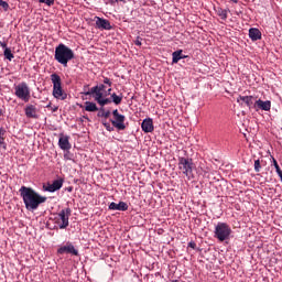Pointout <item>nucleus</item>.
Masks as SVG:
<instances>
[{
  "label": "nucleus",
  "instance_id": "nucleus-1",
  "mask_svg": "<svg viewBox=\"0 0 282 282\" xmlns=\"http://www.w3.org/2000/svg\"><path fill=\"white\" fill-rule=\"evenodd\" d=\"M19 193H20V197H22L23 199V204L26 210H31V212L37 210L41 204H45V202H47V197L42 196L32 187L22 186L20 187Z\"/></svg>",
  "mask_w": 282,
  "mask_h": 282
},
{
  "label": "nucleus",
  "instance_id": "nucleus-2",
  "mask_svg": "<svg viewBox=\"0 0 282 282\" xmlns=\"http://www.w3.org/2000/svg\"><path fill=\"white\" fill-rule=\"evenodd\" d=\"M74 51L63 43L55 47L54 58L59 65H63V67H67V63L74 61Z\"/></svg>",
  "mask_w": 282,
  "mask_h": 282
},
{
  "label": "nucleus",
  "instance_id": "nucleus-3",
  "mask_svg": "<svg viewBox=\"0 0 282 282\" xmlns=\"http://www.w3.org/2000/svg\"><path fill=\"white\" fill-rule=\"evenodd\" d=\"M105 84H99L85 91V96H93V98L97 101L99 107H105L106 105H111V99L105 98Z\"/></svg>",
  "mask_w": 282,
  "mask_h": 282
},
{
  "label": "nucleus",
  "instance_id": "nucleus-4",
  "mask_svg": "<svg viewBox=\"0 0 282 282\" xmlns=\"http://www.w3.org/2000/svg\"><path fill=\"white\" fill-rule=\"evenodd\" d=\"M231 235L232 228H230V225L221 221L217 223L214 230L215 239H218V241H228Z\"/></svg>",
  "mask_w": 282,
  "mask_h": 282
},
{
  "label": "nucleus",
  "instance_id": "nucleus-5",
  "mask_svg": "<svg viewBox=\"0 0 282 282\" xmlns=\"http://www.w3.org/2000/svg\"><path fill=\"white\" fill-rule=\"evenodd\" d=\"M51 82L53 83V96L57 100H66L67 94L63 90V83L61 80V75L53 73L51 75Z\"/></svg>",
  "mask_w": 282,
  "mask_h": 282
},
{
  "label": "nucleus",
  "instance_id": "nucleus-6",
  "mask_svg": "<svg viewBox=\"0 0 282 282\" xmlns=\"http://www.w3.org/2000/svg\"><path fill=\"white\" fill-rule=\"evenodd\" d=\"M72 216V208L67 207L56 214L54 221L59 230H65L69 226V217Z\"/></svg>",
  "mask_w": 282,
  "mask_h": 282
},
{
  "label": "nucleus",
  "instance_id": "nucleus-7",
  "mask_svg": "<svg viewBox=\"0 0 282 282\" xmlns=\"http://www.w3.org/2000/svg\"><path fill=\"white\" fill-rule=\"evenodd\" d=\"M178 171H181L187 180H193V159L180 156Z\"/></svg>",
  "mask_w": 282,
  "mask_h": 282
},
{
  "label": "nucleus",
  "instance_id": "nucleus-8",
  "mask_svg": "<svg viewBox=\"0 0 282 282\" xmlns=\"http://www.w3.org/2000/svg\"><path fill=\"white\" fill-rule=\"evenodd\" d=\"M14 96L19 98V100H22L23 102H30V86H28V83L22 82L18 85H14Z\"/></svg>",
  "mask_w": 282,
  "mask_h": 282
},
{
  "label": "nucleus",
  "instance_id": "nucleus-9",
  "mask_svg": "<svg viewBox=\"0 0 282 282\" xmlns=\"http://www.w3.org/2000/svg\"><path fill=\"white\" fill-rule=\"evenodd\" d=\"M112 116L115 118L110 120L112 127H115V129H118V131H124V129H127V126L124 124V120H127V117H124V115H121L118 109H115L112 111Z\"/></svg>",
  "mask_w": 282,
  "mask_h": 282
},
{
  "label": "nucleus",
  "instance_id": "nucleus-10",
  "mask_svg": "<svg viewBox=\"0 0 282 282\" xmlns=\"http://www.w3.org/2000/svg\"><path fill=\"white\" fill-rule=\"evenodd\" d=\"M57 254H72L73 257H78V249H76L72 242H66L65 246L57 249Z\"/></svg>",
  "mask_w": 282,
  "mask_h": 282
},
{
  "label": "nucleus",
  "instance_id": "nucleus-11",
  "mask_svg": "<svg viewBox=\"0 0 282 282\" xmlns=\"http://www.w3.org/2000/svg\"><path fill=\"white\" fill-rule=\"evenodd\" d=\"M63 178L59 180H55L53 181V183H46L43 184V191H45L46 193H56V191H61V188H63Z\"/></svg>",
  "mask_w": 282,
  "mask_h": 282
},
{
  "label": "nucleus",
  "instance_id": "nucleus-12",
  "mask_svg": "<svg viewBox=\"0 0 282 282\" xmlns=\"http://www.w3.org/2000/svg\"><path fill=\"white\" fill-rule=\"evenodd\" d=\"M254 109L256 111H259V109H261V111H270V109H272V101L271 100L263 101L261 99H258L254 102Z\"/></svg>",
  "mask_w": 282,
  "mask_h": 282
},
{
  "label": "nucleus",
  "instance_id": "nucleus-13",
  "mask_svg": "<svg viewBox=\"0 0 282 282\" xmlns=\"http://www.w3.org/2000/svg\"><path fill=\"white\" fill-rule=\"evenodd\" d=\"M141 129L144 133H153L155 127L153 126V119L145 118L141 123Z\"/></svg>",
  "mask_w": 282,
  "mask_h": 282
},
{
  "label": "nucleus",
  "instance_id": "nucleus-14",
  "mask_svg": "<svg viewBox=\"0 0 282 282\" xmlns=\"http://www.w3.org/2000/svg\"><path fill=\"white\" fill-rule=\"evenodd\" d=\"M96 26L98 30H111V22L105 18L96 17Z\"/></svg>",
  "mask_w": 282,
  "mask_h": 282
},
{
  "label": "nucleus",
  "instance_id": "nucleus-15",
  "mask_svg": "<svg viewBox=\"0 0 282 282\" xmlns=\"http://www.w3.org/2000/svg\"><path fill=\"white\" fill-rule=\"evenodd\" d=\"M58 147L62 151H69L72 149V143H69V135L61 134L58 139Z\"/></svg>",
  "mask_w": 282,
  "mask_h": 282
},
{
  "label": "nucleus",
  "instance_id": "nucleus-16",
  "mask_svg": "<svg viewBox=\"0 0 282 282\" xmlns=\"http://www.w3.org/2000/svg\"><path fill=\"white\" fill-rule=\"evenodd\" d=\"M245 102V105H247V107L249 109H252V107L254 108V97L253 96H239L237 98V102Z\"/></svg>",
  "mask_w": 282,
  "mask_h": 282
},
{
  "label": "nucleus",
  "instance_id": "nucleus-17",
  "mask_svg": "<svg viewBox=\"0 0 282 282\" xmlns=\"http://www.w3.org/2000/svg\"><path fill=\"white\" fill-rule=\"evenodd\" d=\"M109 210H129V205H127V203L124 202H119V203H110V205L108 206Z\"/></svg>",
  "mask_w": 282,
  "mask_h": 282
},
{
  "label": "nucleus",
  "instance_id": "nucleus-18",
  "mask_svg": "<svg viewBox=\"0 0 282 282\" xmlns=\"http://www.w3.org/2000/svg\"><path fill=\"white\" fill-rule=\"evenodd\" d=\"M214 10L217 17H219L223 21H226L228 19V12H230V10L223 9L221 7H215Z\"/></svg>",
  "mask_w": 282,
  "mask_h": 282
},
{
  "label": "nucleus",
  "instance_id": "nucleus-19",
  "mask_svg": "<svg viewBox=\"0 0 282 282\" xmlns=\"http://www.w3.org/2000/svg\"><path fill=\"white\" fill-rule=\"evenodd\" d=\"M261 31L259 29H249V39H251V41H261Z\"/></svg>",
  "mask_w": 282,
  "mask_h": 282
},
{
  "label": "nucleus",
  "instance_id": "nucleus-20",
  "mask_svg": "<svg viewBox=\"0 0 282 282\" xmlns=\"http://www.w3.org/2000/svg\"><path fill=\"white\" fill-rule=\"evenodd\" d=\"M24 113L26 118H36V106L26 105V107L24 108Z\"/></svg>",
  "mask_w": 282,
  "mask_h": 282
},
{
  "label": "nucleus",
  "instance_id": "nucleus-21",
  "mask_svg": "<svg viewBox=\"0 0 282 282\" xmlns=\"http://www.w3.org/2000/svg\"><path fill=\"white\" fill-rule=\"evenodd\" d=\"M182 52H183L182 50H177L172 53V63L173 64L180 63V61L187 58V56L183 55Z\"/></svg>",
  "mask_w": 282,
  "mask_h": 282
},
{
  "label": "nucleus",
  "instance_id": "nucleus-22",
  "mask_svg": "<svg viewBox=\"0 0 282 282\" xmlns=\"http://www.w3.org/2000/svg\"><path fill=\"white\" fill-rule=\"evenodd\" d=\"M85 111L95 112L98 111V106L93 101H85Z\"/></svg>",
  "mask_w": 282,
  "mask_h": 282
},
{
  "label": "nucleus",
  "instance_id": "nucleus-23",
  "mask_svg": "<svg viewBox=\"0 0 282 282\" xmlns=\"http://www.w3.org/2000/svg\"><path fill=\"white\" fill-rule=\"evenodd\" d=\"M110 100L111 102H113L115 105H120V102H122V95H117L116 93L110 95Z\"/></svg>",
  "mask_w": 282,
  "mask_h": 282
},
{
  "label": "nucleus",
  "instance_id": "nucleus-24",
  "mask_svg": "<svg viewBox=\"0 0 282 282\" xmlns=\"http://www.w3.org/2000/svg\"><path fill=\"white\" fill-rule=\"evenodd\" d=\"M101 108L99 109L98 112V118H109V116H111V111L107 110L105 111V106H100Z\"/></svg>",
  "mask_w": 282,
  "mask_h": 282
},
{
  "label": "nucleus",
  "instance_id": "nucleus-25",
  "mask_svg": "<svg viewBox=\"0 0 282 282\" xmlns=\"http://www.w3.org/2000/svg\"><path fill=\"white\" fill-rule=\"evenodd\" d=\"M3 55L7 61H12V58H14V54H12V50L10 47H6V50L3 51Z\"/></svg>",
  "mask_w": 282,
  "mask_h": 282
},
{
  "label": "nucleus",
  "instance_id": "nucleus-26",
  "mask_svg": "<svg viewBox=\"0 0 282 282\" xmlns=\"http://www.w3.org/2000/svg\"><path fill=\"white\" fill-rule=\"evenodd\" d=\"M0 7L3 8L4 12H8V10H10V4H8L7 1L0 0Z\"/></svg>",
  "mask_w": 282,
  "mask_h": 282
},
{
  "label": "nucleus",
  "instance_id": "nucleus-27",
  "mask_svg": "<svg viewBox=\"0 0 282 282\" xmlns=\"http://www.w3.org/2000/svg\"><path fill=\"white\" fill-rule=\"evenodd\" d=\"M64 160H74V154H72V152H69V150H64Z\"/></svg>",
  "mask_w": 282,
  "mask_h": 282
},
{
  "label": "nucleus",
  "instance_id": "nucleus-28",
  "mask_svg": "<svg viewBox=\"0 0 282 282\" xmlns=\"http://www.w3.org/2000/svg\"><path fill=\"white\" fill-rule=\"evenodd\" d=\"M254 171H256V173L261 172V161L260 160L254 161Z\"/></svg>",
  "mask_w": 282,
  "mask_h": 282
},
{
  "label": "nucleus",
  "instance_id": "nucleus-29",
  "mask_svg": "<svg viewBox=\"0 0 282 282\" xmlns=\"http://www.w3.org/2000/svg\"><path fill=\"white\" fill-rule=\"evenodd\" d=\"M272 160V164L275 169V172L279 173L281 171V167L279 166V163L276 162V159H274V156H271Z\"/></svg>",
  "mask_w": 282,
  "mask_h": 282
},
{
  "label": "nucleus",
  "instance_id": "nucleus-30",
  "mask_svg": "<svg viewBox=\"0 0 282 282\" xmlns=\"http://www.w3.org/2000/svg\"><path fill=\"white\" fill-rule=\"evenodd\" d=\"M46 109H51L52 113H55V111H58V106H52V102H48Z\"/></svg>",
  "mask_w": 282,
  "mask_h": 282
},
{
  "label": "nucleus",
  "instance_id": "nucleus-31",
  "mask_svg": "<svg viewBox=\"0 0 282 282\" xmlns=\"http://www.w3.org/2000/svg\"><path fill=\"white\" fill-rule=\"evenodd\" d=\"M102 124L107 131H113V127H111L110 122H102Z\"/></svg>",
  "mask_w": 282,
  "mask_h": 282
},
{
  "label": "nucleus",
  "instance_id": "nucleus-32",
  "mask_svg": "<svg viewBox=\"0 0 282 282\" xmlns=\"http://www.w3.org/2000/svg\"><path fill=\"white\" fill-rule=\"evenodd\" d=\"M104 85H108V87H111V85H113V83L111 82V79L109 77H105Z\"/></svg>",
  "mask_w": 282,
  "mask_h": 282
},
{
  "label": "nucleus",
  "instance_id": "nucleus-33",
  "mask_svg": "<svg viewBox=\"0 0 282 282\" xmlns=\"http://www.w3.org/2000/svg\"><path fill=\"white\" fill-rule=\"evenodd\" d=\"M40 3H45L46 6H54V0H39Z\"/></svg>",
  "mask_w": 282,
  "mask_h": 282
},
{
  "label": "nucleus",
  "instance_id": "nucleus-34",
  "mask_svg": "<svg viewBox=\"0 0 282 282\" xmlns=\"http://www.w3.org/2000/svg\"><path fill=\"white\" fill-rule=\"evenodd\" d=\"M134 45H137L138 47L142 46V37L137 36V40L134 41Z\"/></svg>",
  "mask_w": 282,
  "mask_h": 282
},
{
  "label": "nucleus",
  "instance_id": "nucleus-35",
  "mask_svg": "<svg viewBox=\"0 0 282 282\" xmlns=\"http://www.w3.org/2000/svg\"><path fill=\"white\" fill-rule=\"evenodd\" d=\"M188 248H192L193 250H195V248H197V243H195V241H189Z\"/></svg>",
  "mask_w": 282,
  "mask_h": 282
},
{
  "label": "nucleus",
  "instance_id": "nucleus-36",
  "mask_svg": "<svg viewBox=\"0 0 282 282\" xmlns=\"http://www.w3.org/2000/svg\"><path fill=\"white\" fill-rule=\"evenodd\" d=\"M2 135H6V129L0 128V138H2Z\"/></svg>",
  "mask_w": 282,
  "mask_h": 282
},
{
  "label": "nucleus",
  "instance_id": "nucleus-37",
  "mask_svg": "<svg viewBox=\"0 0 282 282\" xmlns=\"http://www.w3.org/2000/svg\"><path fill=\"white\" fill-rule=\"evenodd\" d=\"M0 46L2 47V50H6V47H8V44L6 42H1Z\"/></svg>",
  "mask_w": 282,
  "mask_h": 282
},
{
  "label": "nucleus",
  "instance_id": "nucleus-38",
  "mask_svg": "<svg viewBox=\"0 0 282 282\" xmlns=\"http://www.w3.org/2000/svg\"><path fill=\"white\" fill-rule=\"evenodd\" d=\"M276 174L279 175L281 182H282V170H280V172H276Z\"/></svg>",
  "mask_w": 282,
  "mask_h": 282
},
{
  "label": "nucleus",
  "instance_id": "nucleus-39",
  "mask_svg": "<svg viewBox=\"0 0 282 282\" xmlns=\"http://www.w3.org/2000/svg\"><path fill=\"white\" fill-rule=\"evenodd\" d=\"M106 96H111V88L106 91Z\"/></svg>",
  "mask_w": 282,
  "mask_h": 282
},
{
  "label": "nucleus",
  "instance_id": "nucleus-40",
  "mask_svg": "<svg viewBox=\"0 0 282 282\" xmlns=\"http://www.w3.org/2000/svg\"><path fill=\"white\" fill-rule=\"evenodd\" d=\"M3 142H4L3 137H0V147H1V144H3Z\"/></svg>",
  "mask_w": 282,
  "mask_h": 282
},
{
  "label": "nucleus",
  "instance_id": "nucleus-41",
  "mask_svg": "<svg viewBox=\"0 0 282 282\" xmlns=\"http://www.w3.org/2000/svg\"><path fill=\"white\" fill-rule=\"evenodd\" d=\"M109 2H110L111 4H113V3H118V0H109Z\"/></svg>",
  "mask_w": 282,
  "mask_h": 282
},
{
  "label": "nucleus",
  "instance_id": "nucleus-42",
  "mask_svg": "<svg viewBox=\"0 0 282 282\" xmlns=\"http://www.w3.org/2000/svg\"><path fill=\"white\" fill-rule=\"evenodd\" d=\"M234 3H239V0H231Z\"/></svg>",
  "mask_w": 282,
  "mask_h": 282
},
{
  "label": "nucleus",
  "instance_id": "nucleus-43",
  "mask_svg": "<svg viewBox=\"0 0 282 282\" xmlns=\"http://www.w3.org/2000/svg\"><path fill=\"white\" fill-rule=\"evenodd\" d=\"M89 87V85H86L85 87H84V89H87Z\"/></svg>",
  "mask_w": 282,
  "mask_h": 282
},
{
  "label": "nucleus",
  "instance_id": "nucleus-44",
  "mask_svg": "<svg viewBox=\"0 0 282 282\" xmlns=\"http://www.w3.org/2000/svg\"><path fill=\"white\" fill-rule=\"evenodd\" d=\"M118 1H121L122 3H124V2H126V0H118Z\"/></svg>",
  "mask_w": 282,
  "mask_h": 282
},
{
  "label": "nucleus",
  "instance_id": "nucleus-45",
  "mask_svg": "<svg viewBox=\"0 0 282 282\" xmlns=\"http://www.w3.org/2000/svg\"><path fill=\"white\" fill-rule=\"evenodd\" d=\"M68 192L72 193V187L68 188Z\"/></svg>",
  "mask_w": 282,
  "mask_h": 282
},
{
  "label": "nucleus",
  "instance_id": "nucleus-46",
  "mask_svg": "<svg viewBox=\"0 0 282 282\" xmlns=\"http://www.w3.org/2000/svg\"><path fill=\"white\" fill-rule=\"evenodd\" d=\"M84 119L89 120V118H87V117H85V116H84Z\"/></svg>",
  "mask_w": 282,
  "mask_h": 282
},
{
  "label": "nucleus",
  "instance_id": "nucleus-47",
  "mask_svg": "<svg viewBox=\"0 0 282 282\" xmlns=\"http://www.w3.org/2000/svg\"><path fill=\"white\" fill-rule=\"evenodd\" d=\"M172 282H177V281H172Z\"/></svg>",
  "mask_w": 282,
  "mask_h": 282
}]
</instances>
